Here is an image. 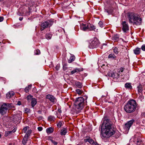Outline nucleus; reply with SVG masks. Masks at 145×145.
I'll return each mask as SVG.
<instances>
[{
	"instance_id": "1",
	"label": "nucleus",
	"mask_w": 145,
	"mask_h": 145,
	"mask_svg": "<svg viewBox=\"0 0 145 145\" xmlns=\"http://www.w3.org/2000/svg\"><path fill=\"white\" fill-rule=\"evenodd\" d=\"M115 129L112 122L108 119L104 120L101 127V134L103 137L108 138L115 133Z\"/></svg>"
},
{
	"instance_id": "2",
	"label": "nucleus",
	"mask_w": 145,
	"mask_h": 145,
	"mask_svg": "<svg viewBox=\"0 0 145 145\" xmlns=\"http://www.w3.org/2000/svg\"><path fill=\"white\" fill-rule=\"evenodd\" d=\"M127 16L130 23L137 25H140L142 19L138 17V15L133 12H129L127 14Z\"/></svg>"
},
{
	"instance_id": "3",
	"label": "nucleus",
	"mask_w": 145,
	"mask_h": 145,
	"mask_svg": "<svg viewBox=\"0 0 145 145\" xmlns=\"http://www.w3.org/2000/svg\"><path fill=\"white\" fill-rule=\"evenodd\" d=\"M137 103L136 101L132 99L128 101L124 106L125 111L127 113H131L134 112L136 110Z\"/></svg>"
},
{
	"instance_id": "4",
	"label": "nucleus",
	"mask_w": 145,
	"mask_h": 145,
	"mask_svg": "<svg viewBox=\"0 0 145 145\" xmlns=\"http://www.w3.org/2000/svg\"><path fill=\"white\" fill-rule=\"evenodd\" d=\"M14 107L11 103H3L1 106L0 108V113L2 115L6 114L8 110L11 109Z\"/></svg>"
},
{
	"instance_id": "5",
	"label": "nucleus",
	"mask_w": 145,
	"mask_h": 145,
	"mask_svg": "<svg viewBox=\"0 0 145 145\" xmlns=\"http://www.w3.org/2000/svg\"><path fill=\"white\" fill-rule=\"evenodd\" d=\"M84 103L83 97H80L76 99L74 102V104L79 111L82 109Z\"/></svg>"
},
{
	"instance_id": "6",
	"label": "nucleus",
	"mask_w": 145,
	"mask_h": 145,
	"mask_svg": "<svg viewBox=\"0 0 145 145\" xmlns=\"http://www.w3.org/2000/svg\"><path fill=\"white\" fill-rule=\"evenodd\" d=\"M99 44V42L96 38L94 39L90 43L88 47L90 48H96Z\"/></svg>"
},
{
	"instance_id": "7",
	"label": "nucleus",
	"mask_w": 145,
	"mask_h": 145,
	"mask_svg": "<svg viewBox=\"0 0 145 145\" xmlns=\"http://www.w3.org/2000/svg\"><path fill=\"white\" fill-rule=\"evenodd\" d=\"M53 23V22L45 21L43 22L40 25V30L42 31L49 26H51Z\"/></svg>"
},
{
	"instance_id": "8",
	"label": "nucleus",
	"mask_w": 145,
	"mask_h": 145,
	"mask_svg": "<svg viewBox=\"0 0 145 145\" xmlns=\"http://www.w3.org/2000/svg\"><path fill=\"white\" fill-rule=\"evenodd\" d=\"M106 75L113 78L118 79L119 78L120 75L117 73H114V72L110 71L108 72Z\"/></svg>"
},
{
	"instance_id": "9",
	"label": "nucleus",
	"mask_w": 145,
	"mask_h": 145,
	"mask_svg": "<svg viewBox=\"0 0 145 145\" xmlns=\"http://www.w3.org/2000/svg\"><path fill=\"white\" fill-rule=\"evenodd\" d=\"M46 98L49 100L53 104L55 103L57 101L56 99L52 95L48 94L46 96Z\"/></svg>"
},
{
	"instance_id": "10",
	"label": "nucleus",
	"mask_w": 145,
	"mask_h": 145,
	"mask_svg": "<svg viewBox=\"0 0 145 145\" xmlns=\"http://www.w3.org/2000/svg\"><path fill=\"white\" fill-rule=\"evenodd\" d=\"M135 121V120L134 119H132L129 121L125 124L124 128L126 130H129Z\"/></svg>"
},
{
	"instance_id": "11",
	"label": "nucleus",
	"mask_w": 145,
	"mask_h": 145,
	"mask_svg": "<svg viewBox=\"0 0 145 145\" xmlns=\"http://www.w3.org/2000/svg\"><path fill=\"white\" fill-rule=\"evenodd\" d=\"M122 30L124 32H126L129 30L128 24L125 21H123L122 23Z\"/></svg>"
},
{
	"instance_id": "12",
	"label": "nucleus",
	"mask_w": 145,
	"mask_h": 145,
	"mask_svg": "<svg viewBox=\"0 0 145 145\" xmlns=\"http://www.w3.org/2000/svg\"><path fill=\"white\" fill-rule=\"evenodd\" d=\"M88 23H82L80 24V28L83 31H86L88 29Z\"/></svg>"
},
{
	"instance_id": "13",
	"label": "nucleus",
	"mask_w": 145,
	"mask_h": 145,
	"mask_svg": "<svg viewBox=\"0 0 145 145\" xmlns=\"http://www.w3.org/2000/svg\"><path fill=\"white\" fill-rule=\"evenodd\" d=\"M17 128L16 127L14 128V129L12 131H8L5 132V137H7L8 136L10 135L12 132L14 133L16 132V130Z\"/></svg>"
},
{
	"instance_id": "14",
	"label": "nucleus",
	"mask_w": 145,
	"mask_h": 145,
	"mask_svg": "<svg viewBox=\"0 0 145 145\" xmlns=\"http://www.w3.org/2000/svg\"><path fill=\"white\" fill-rule=\"evenodd\" d=\"M88 29L89 31H93L95 29V27L93 25L88 23Z\"/></svg>"
},
{
	"instance_id": "15",
	"label": "nucleus",
	"mask_w": 145,
	"mask_h": 145,
	"mask_svg": "<svg viewBox=\"0 0 145 145\" xmlns=\"http://www.w3.org/2000/svg\"><path fill=\"white\" fill-rule=\"evenodd\" d=\"M108 58L111 60H116V56L114 54L111 53L108 55Z\"/></svg>"
},
{
	"instance_id": "16",
	"label": "nucleus",
	"mask_w": 145,
	"mask_h": 145,
	"mask_svg": "<svg viewBox=\"0 0 145 145\" xmlns=\"http://www.w3.org/2000/svg\"><path fill=\"white\" fill-rule=\"evenodd\" d=\"M37 103V101L36 99L34 98L32 99V100L31 102V105L32 107H34L35 105Z\"/></svg>"
},
{
	"instance_id": "17",
	"label": "nucleus",
	"mask_w": 145,
	"mask_h": 145,
	"mask_svg": "<svg viewBox=\"0 0 145 145\" xmlns=\"http://www.w3.org/2000/svg\"><path fill=\"white\" fill-rule=\"evenodd\" d=\"M14 93L13 91H10L8 92L6 94V97L8 99L12 97L14 95Z\"/></svg>"
},
{
	"instance_id": "18",
	"label": "nucleus",
	"mask_w": 145,
	"mask_h": 145,
	"mask_svg": "<svg viewBox=\"0 0 145 145\" xmlns=\"http://www.w3.org/2000/svg\"><path fill=\"white\" fill-rule=\"evenodd\" d=\"M140 48H137L133 50L134 53L136 55H138L140 54Z\"/></svg>"
},
{
	"instance_id": "19",
	"label": "nucleus",
	"mask_w": 145,
	"mask_h": 145,
	"mask_svg": "<svg viewBox=\"0 0 145 145\" xmlns=\"http://www.w3.org/2000/svg\"><path fill=\"white\" fill-rule=\"evenodd\" d=\"M137 88L138 89V93L139 95H140V96H141L142 91V86L141 85H140L138 86Z\"/></svg>"
},
{
	"instance_id": "20",
	"label": "nucleus",
	"mask_w": 145,
	"mask_h": 145,
	"mask_svg": "<svg viewBox=\"0 0 145 145\" xmlns=\"http://www.w3.org/2000/svg\"><path fill=\"white\" fill-rule=\"evenodd\" d=\"M75 84L78 88H81L83 86L82 83L79 81H76L75 82Z\"/></svg>"
},
{
	"instance_id": "21",
	"label": "nucleus",
	"mask_w": 145,
	"mask_h": 145,
	"mask_svg": "<svg viewBox=\"0 0 145 145\" xmlns=\"http://www.w3.org/2000/svg\"><path fill=\"white\" fill-rule=\"evenodd\" d=\"M67 129L65 128H63L61 130L60 134L61 135H65L67 133Z\"/></svg>"
},
{
	"instance_id": "22",
	"label": "nucleus",
	"mask_w": 145,
	"mask_h": 145,
	"mask_svg": "<svg viewBox=\"0 0 145 145\" xmlns=\"http://www.w3.org/2000/svg\"><path fill=\"white\" fill-rule=\"evenodd\" d=\"M82 71V69H80L76 68L74 70L71 72V73L72 74H73L75 72H79Z\"/></svg>"
},
{
	"instance_id": "23",
	"label": "nucleus",
	"mask_w": 145,
	"mask_h": 145,
	"mask_svg": "<svg viewBox=\"0 0 145 145\" xmlns=\"http://www.w3.org/2000/svg\"><path fill=\"white\" fill-rule=\"evenodd\" d=\"M82 71V69H80L76 68L74 70L71 72V73L72 74H73L75 72H79Z\"/></svg>"
},
{
	"instance_id": "24",
	"label": "nucleus",
	"mask_w": 145,
	"mask_h": 145,
	"mask_svg": "<svg viewBox=\"0 0 145 145\" xmlns=\"http://www.w3.org/2000/svg\"><path fill=\"white\" fill-rule=\"evenodd\" d=\"M125 88L128 89H131L132 88V86L130 83H126L125 85Z\"/></svg>"
},
{
	"instance_id": "25",
	"label": "nucleus",
	"mask_w": 145,
	"mask_h": 145,
	"mask_svg": "<svg viewBox=\"0 0 145 145\" xmlns=\"http://www.w3.org/2000/svg\"><path fill=\"white\" fill-rule=\"evenodd\" d=\"M54 131L53 129L51 127H49L46 130V132L47 133L49 134L52 133Z\"/></svg>"
},
{
	"instance_id": "26",
	"label": "nucleus",
	"mask_w": 145,
	"mask_h": 145,
	"mask_svg": "<svg viewBox=\"0 0 145 145\" xmlns=\"http://www.w3.org/2000/svg\"><path fill=\"white\" fill-rule=\"evenodd\" d=\"M48 119L50 121H54L55 119V118L53 116H50L48 117Z\"/></svg>"
},
{
	"instance_id": "27",
	"label": "nucleus",
	"mask_w": 145,
	"mask_h": 145,
	"mask_svg": "<svg viewBox=\"0 0 145 145\" xmlns=\"http://www.w3.org/2000/svg\"><path fill=\"white\" fill-rule=\"evenodd\" d=\"M27 138L28 137H27V136L25 135L22 140V143L23 144L25 145L26 144Z\"/></svg>"
},
{
	"instance_id": "28",
	"label": "nucleus",
	"mask_w": 145,
	"mask_h": 145,
	"mask_svg": "<svg viewBox=\"0 0 145 145\" xmlns=\"http://www.w3.org/2000/svg\"><path fill=\"white\" fill-rule=\"evenodd\" d=\"M31 85H30L27 87H26L24 89L25 91L27 93L28 92L29 90L31 88Z\"/></svg>"
},
{
	"instance_id": "29",
	"label": "nucleus",
	"mask_w": 145,
	"mask_h": 145,
	"mask_svg": "<svg viewBox=\"0 0 145 145\" xmlns=\"http://www.w3.org/2000/svg\"><path fill=\"white\" fill-rule=\"evenodd\" d=\"M105 11L108 14H112L113 12V9L112 8L109 9H106L105 10Z\"/></svg>"
},
{
	"instance_id": "30",
	"label": "nucleus",
	"mask_w": 145,
	"mask_h": 145,
	"mask_svg": "<svg viewBox=\"0 0 145 145\" xmlns=\"http://www.w3.org/2000/svg\"><path fill=\"white\" fill-rule=\"evenodd\" d=\"M75 57L74 56H71L68 60V62L71 63L74 60Z\"/></svg>"
},
{
	"instance_id": "31",
	"label": "nucleus",
	"mask_w": 145,
	"mask_h": 145,
	"mask_svg": "<svg viewBox=\"0 0 145 145\" xmlns=\"http://www.w3.org/2000/svg\"><path fill=\"white\" fill-rule=\"evenodd\" d=\"M52 35L50 33H47L46 35V37L48 39H51Z\"/></svg>"
},
{
	"instance_id": "32",
	"label": "nucleus",
	"mask_w": 145,
	"mask_h": 145,
	"mask_svg": "<svg viewBox=\"0 0 145 145\" xmlns=\"http://www.w3.org/2000/svg\"><path fill=\"white\" fill-rule=\"evenodd\" d=\"M31 132V130H29L27 131L25 135H26L27 137L28 138V137L30 135Z\"/></svg>"
},
{
	"instance_id": "33",
	"label": "nucleus",
	"mask_w": 145,
	"mask_h": 145,
	"mask_svg": "<svg viewBox=\"0 0 145 145\" xmlns=\"http://www.w3.org/2000/svg\"><path fill=\"white\" fill-rule=\"evenodd\" d=\"M27 100L28 101H30L32 100V99H33V96L31 95H29L27 97Z\"/></svg>"
},
{
	"instance_id": "34",
	"label": "nucleus",
	"mask_w": 145,
	"mask_h": 145,
	"mask_svg": "<svg viewBox=\"0 0 145 145\" xmlns=\"http://www.w3.org/2000/svg\"><path fill=\"white\" fill-rule=\"evenodd\" d=\"M34 54L35 55H39L40 54V52L39 50L37 49L35 50Z\"/></svg>"
},
{
	"instance_id": "35",
	"label": "nucleus",
	"mask_w": 145,
	"mask_h": 145,
	"mask_svg": "<svg viewBox=\"0 0 145 145\" xmlns=\"http://www.w3.org/2000/svg\"><path fill=\"white\" fill-rule=\"evenodd\" d=\"M76 91L77 93L79 95H80L83 92V91H82L80 90L79 89H76Z\"/></svg>"
},
{
	"instance_id": "36",
	"label": "nucleus",
	"mask_w": 145,
	"mask_h": 145,
	"mask_svg": "<svg viewBox=\"0 0 145 145\" xmlns=\"http://www.w3.org/2000/svg\"><path fill=\"white\" fill-rule=\"evenodd\" d=\"M142 140L140 138H138L137 139V144L138 145H139L140 144L141 142H142Z\"/></svg>"
},
{
	"instance_id": "37",
	"label": "nucleus",
	"mask_w": 145,
	"mask_h": 145,
	"mask_svg": "<svg viewBox=\"0 0 145 145\" xmlns=\"http://www.w3.org/2000/svg\"><path fill=\"white\" fill-rule=\"evenodd\" d=\"M118 49L116 47H115L114 49V52L116 54H118L119 52L118 51Z\"/></svg>"
},
{
	"instance_id": "38",
	"label": "nucleus",
	"mask_w": 145,
	"mask_h": 145,
	"mask_svg": "<svg viewBox=\"0 0 145 145\" xmlns=\"http://www.w3.org/2000/svg\"><path fill=\"white\" fill-rule=\"evenodd\" d=\"M50 140L51 141L52 143L54 145H56L57 144V142L55 141L54 140L51 139H50Z\"/></svg>"
},
{
	"instance_id": "39",
	"label": "nucleus",
	"mask_w": 145,
	"mask_h": 145,
	"mask_svg": "<svg viewBox=\"0 0 145 145\" xmlns=\"http://www.w3.org/2000/svg\"><path fill=\"white\" fill-rule=\"evenodd\" d=\"M88 140V141L87 142H89L91 145L92 144H93V142L94 141V140L91 138L89 140Z\"/></svg>"
},
{
	"instance_id": "40",
	"label": "nucleus",
	"mask_w": 145,
	"mask_h": 145,
	"mask_svg": "<svg viewBox=\"0 0 145 145\" xmlns=\"http://www.w3.org/2000/svg\"><path fill=\"white\" fill-rule=\"evenodd\" d=\"M91 138L89 136H87L84 139L85 142H87L88 141V140H89Z\"/></svg>"
},
{
	"instance_id": "41",
	"label": "nucleus",
	"mask_w": 145,
	"mask_h": 145,
	"mask_svg": "<svg viewBox=\"0 0 145 145\" xmlns=\"http://www.w3.org/2000/svg\"><path fill=\"white\" fill-rule=\"evenodd\" d=\"M99 25L101 27H103V24L102 22L100 21L98 23Z\"/></svg>"
},
{
	"instance_id": "42",
	"label": "nucleus",
	"mask_w": 145,
	"mask_h": 145,
	"mask_svg": "<svg viewBox=\"0 0 145 145\" xmlns=\"http://www.w3.org/2000/svg\"><path fill=\"white\" fill-rule=\"evenodd\" d=\"M83 98L84 99V101H86V102H87V100L88 98V97L87 96L85 95L84 96Z\"/></svg>"
},
{
	"instance_id": "43",
	"label": "nucleus",
	"mask_w": 145,
	"mask_h": 145,
	"mask_svg": "<svg viewBox=\"0 0 145 145\" xmlns=\"http://www.w3.org/2000/svg\"><path fill=\"white\" fill-rule=\"evenodd\" d=\"M62 124V122L61 121H59L57 124V126L60 128L61 127Z\"/></svg>"
},
{
	"instance_id": "44",
	"label": "nucleus",
	"mask_w": 145,
	"mask_h": 145,
	"mask_svg": "<svg viewBox=\"0 0 145 145\" xmlns=\"http://www.w3.org/2000/svg\"><path fill=\"white\" fill-rule=\"evenodd\" d=\"M59 67H60V65L59 64H57L56 65V66L55 67V68L58 71L59 69Z\"/></svg>"
},
{
	"instance_id": "45",
	"label": "nucleus",
	"mask_w": 145,
	"mask_h": 145,
	"mask_svg": "<svg viewBox=\"0 0 145 145\" xmlns=\"http://www.w3.org/2000/svg\"><path fill=\"white\" fill-rule=\"evenodd\" d=\"M142 50L144 51H145V44L143 45L141 47Z\"/></svg>"
},
{
	"instance_id": "46",
	"label": "nucleus",
	"mask_w": 145,
	"mask_h": 145,
	"mask_svg": "<svg viewBox=\"0 0 145 145\" xmlns=\"http://www.w3.org/2000/svg\"><path fill=\"white\" fill-rule=\"evenodd\" d=\"M28 129V127H27L24 128L23 131L24 133H25Z\"/></svg>"
},
{
	"instance_id": "47",
	"label": "nucleus",
	"mask_w": 145,
	"mask_h": 145,
	"mask_svg": "<svg viewBox=\"0 0 145 145\" xmlns=\"http://www.w3.org/2000/svg\"><path fill=\"white\" fill-rule=\"evenodd\" d=\"M113 39L115 40H117L118 39V37L116 35L114 36L113 37Z\"/></svg>"
},
{
	"instance_id": "48",
	"label": "nucleus",
	"mask_w": 145,
	"mask_h": 145,
	"mask_svg": "<svg viewBox=\"0 0 145 145\" xmlns=\"http://www.w3.org/2000/svg\"><path fill=\"white\" fill-rule=\"evenodd\" d=\"M91 145H99V144H98L97 142L94 141Z\"/></svg>"
},
{
	"instance_id": "49",
	"label": "nucleus",
	"mask_w": 145,
	"mask_h": 145,
	"mask_svg": "<svg viewBox=\"0 0 145 145\" xmlns=\"http://www.w3.org/2000/svg\"><path fill=\"white\" fill-rule=\"evenodd\" d=\"M37 129L38 131H41L42 129V128L41 127H38Z\"/></svg>"
},
{
	"instance_id": "50",
	"label": "nucleus",
	"mask_w": 145,
	"mask_h": 145,
	"mask_svg": "<svg viewBox=\"0 0 145 145\" xmlns=\"http://www.w3.org/2000/svg\"><path fill=\"white\" fill-rule=\"evenodd\" d=\"M25 111L27 112H29L30 111V109L29 108H25Z\"/></svg>"
},
{
	"instance_id": "51",
	"label": "nucleus",
	"mask_w": 145,
	"mask_h": 145,
	"mask_svg": "<svg viewBox=\"0 0 145 145\" xmlns=\"http://www.w3.org/2000/svg\"><path fill=\"white\" fill-rule=\"evenodd\" d=\"M4 17H3L0 16V22H1L3 21Z\"/></svg>"
},
{
	"instance_id": "52",
	"label": "nucleus",
	"mask_w": 145,
	"mask_h": 145,
	"mask_svg": "<svg viewBox=\"0 0 145 145\" xmlns=\"http://www.w3.org/2000/svg\"><path fill=\"white\" fill-rule=\"evenodd\" d=\"M17 104L19 105H21V102L20 101H18Z\"/></svg>"
},
{
	"instance_id": "53",
	"label": "nucleus",
	"mask_w": 145,
	"mask_h": 145,
	"mask_svg": "<svg viewBox=\"0 0 145 145\" xmlns=\"http://www.w3.org/2000/svg\"><path fill=\"white\" fill-rule=\"evenodd\" d=\"M58 110L59 113H61V109L58 108Z\"/></svg>"
},
{
	"instance_id": "54",
	"label": "nucleus",
	"mask_w": 145,
	"mask_h": 145,
	"mask_svg": "<svg viewBox=\"0 0 145 145\" xmlns=\"http://www.w3.org/2000/svg\"><path fill=\"white\" fill-rule=\"evenodd\" d=\"M23 19V17H20L19 18V20L20 21H21Z\"/></svg>"
},
{
	"instance_id": "55",
	"label": "nucleus",
	"mask_w": 145,
	"mask_h": 145,
	"mask_svg": "<svg viewBox=\"0 0 145 145\" xmlns=\"http://www.w3.org/2000/svg\"><path fill=\"white\" fill-rule=\"evenodd\" d=\"M123 68H121L120 69V71L121 72H122L123 71Z\"/></svg>"
},
{
	"instance_id": "56",
	"label": "nucleus",
	"mask_w": 145,
	"mask_h": 145,
	"mask_svg": "<svg viewBox=\"0 0 145 145\" xmlns=\"http://www.w3.org/2000/svg\"><path fill=\"white\" fill-rule=\"evenodd\" d=\"M142 115L144 116H145V112L144 113H143L142 114Z\"/></svg>"
},
{
	"instance_id": "57",
	"label": "nucleus",
	"mask_w": 145,
	"mask_h": 145,
	"mask_svg": "<svg viewBox=\"0 0 145 145\" xmlns=\"http://www.w3.org/2000/svg\"><path fill=\"white\" fill-rule=\"evenodd\" d=\"M1 134H0V138H1Z\"/></svg>"
},
{
	"instance_id": "58",
	"label": "nucleus",
	"mask_w": 145,
	"mask_h": 145,
	"mask_svg": "<svg viewBox=\"0 0 145 145\" xmlns=\"http://www.w3.org/2000/svg\"><path fill=\"white\" fill-rule=\"evenodd\" d=\"M39 113H40V112H41V111H39Z\"/></svg>"
},
{
	"instance_id": "59",
	"label": "nucleus",
	"mask_w": 145,
	"mask_h": 145,
	"mask_svg": "<svg viewBox=\"0 0 145 145\" xmlns=\"http://www.w3.org/2000/svg\"><path fill=\"white\" fill-rule=\"evenodd\" d=\"M3 0H0V1H3Z\"/></svg>"
}]
</instances>
